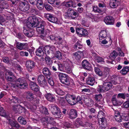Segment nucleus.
<instances>
[{
  "label": "nucleus",
  "mask_w": 129,
  "mask_h": 129,
  "mask_svg": "<svg viewBox=\"0 0 129 129\" xmlns=\"http://www.w3.org/2000/svg\"><path fill=\"white\" fill-rule=\"evenodd\" d=\"M81 65L83 68L87 71L92 70L91 65L86 59L84 60L82 62Z\"/></svg>",
  "instance_id": "6"
},
{
  "label": "nucleus",
  "mask_w": 129,
  "mask_h": 129,
  "mask_svg": "<svg viewBox=\"0 0 129 129\" xmlns=\"http://www.w3.org/2000/svg\"><path fill=\"white\" fill-rule=\"evenodd\" d=\"M66 10H67V12L65 13V16L67 17H72L73 10L71 8H66Z\"/></svg>",
  "instance_id": "31"
},
{
  "label": "nucleus",
  "mask_w": 129,
  "mask_h": 129,
  "mask_svg": "<svg viewBox=\"0 0 129 129\" xmlns=\"http://www.w3.org/2000/svg\"><path fill=\"white\" fill-rule=\"evenodd\" d=\"M64 2H63L62 3H61L60 1L58 0H56L55 3V5L57 6H58L59 5L64 6Z\"/></svg>",
  "instance_id": "56"
},
{
  "label": "nucleus",
  "mask_w": 129,
  "mask_h": 129,
  "mask_svg": "<svg viewBox=\"0 0 129 129\" xmlns=\"http://www.w3.org/2000/svg\"><path fill=\"white\" fill-rule=\"evenodd\" d=\"M17 120L22 125H25L26 122L25 119L22 116H20L18 118Z\"/></svg>",
  "instance_id": "39"
},
{
  "label": "nucleus",
  "mask_w": 129,
  "mask_h": 129,
  "mask_svg": "<svg viewBox=\"0 0 129 129\" xmlns=\"http://www.w3.org/2000/svg\"><path fill=\"white\" fill-rule=\"evenodd\" d=\"M48 38H49L51 40L55 41L56 43L59 42L60 43L62 41V38L58 36H55L54 35H50Z\"/></svg>",
  "instance_id": "18"
},
{
  "label": "nucleus",
  "mask_w": 129,
  "mask_h": 129,
  "mask_svg": "<svg viewBox=\"0 0 129 129\" xmlns=\"http://www.w3.org/2000/svg\"><path fill=\"white\" fill-rule=\"evenodd\" d=\"M117 55L118 54L116 51L114 50L110 53L109 58L112 60H113L116 58Z\"/></svg>",
  "instance_id": "38"
},
{
  "label": "nucleus",
  "mask_w": 129,
  "mask_h": 129,
  "mask_svg": "<svg viewBox=\"0 0 129 129\" xmlns=\"http://www.w3.org/2000/svg\"><path fill=\"white\" fill-rule=\"evenodd\" d=\"M44 7L48 11H50L52 9V7L48 4H45Z\"/></svg>",
  "instance_id": "55"
},
{
  "label": "nucleus",
  "mask_w": 129,
  "mask_h": 129,
  "mask_svg": "<svg viewBox=\"0 0 129 129\" xmlns=\"http://www.w3.org/2000/svg\"><path fill=\"white\" fill-rule=\"evenodd\" d=\"M105 114L102 111H99V112L98 115V117L99 119V121L100 123L101 122L102 124H104V123L105 122L106 120L105 118L104 117Z\"/></svg>",
  "instance_id": "13"
},
{
  "label": "nucleus",
  "mask_w": 129,
  "mask_h": 129,
  "mask_svg": "<svg viewBox=\"0 0 129 129\" xmlns=\"http://www.w3.org/2000/svg\"><path fill=\"white\" fill-rule=\"evenodd\" d=\"M65 6L67 7H75V4L73 3V2L72 1L68 2H65Z\"/></svg>",
  "instance_id": "45"
},
{
  "label": "nucleus",
  "mask_w": 129,
  "mask_h": 129,
  "mask_svg": "<svg viewBox=\"0 0 129 129\" xmlns=\"http://www.w3.org/2000/svg\"><path fill=\"white\" fill-rule=\"evenodd\" d=\"M31 88L33 90L35 91H39V87L37 85L36 83L34 82H31L30 84Z\"/></svg>",
  "instance_id": "21"
},
{
  "label": "nucleus",
  "mask_w": 129,
  "mask_h": 129,
  "mask_svg": "<svg viewBox=\"0 0 129 129\" xmlns=\"http://www.w3.org/2000/svg\"><path fill=\"white\" fill-rule=\"evenodd\" d=\"M55 57L57 58L58 59H61L62 58V56L60 52L59 51L56 52L55 54Z\"/></svg>",
  "instance_id": "54"
},
{
  "label": "nucleus",
  "mask_w": 129,
  "mask_h": 129,
  "mask_svg": "<svg viewBox=\"0 0 129 129\" xmlns=\"http://www.w3.org/2000/svg\"><path fill=\"white\" fill-rule=\"evenodd\" d=\"M112 103L115 106H118L117 100L115 98H113L112 99Z\"/></svg>",
  "instance_id": "60"
},
{
  "label": "nucleus",
  "mask_w": 129,
  "mask_h": 129,
  "mask_svg": "<svg viewBox=\"0 0 129 129\" xmlns=\"http://www.w3.org/2000/svg\"><path fill=\"white\" fill-rule=\"evenodd\" d=\"M104 21L107 25H113L114 22V18L110 16H107L105 17Z\"/></svg>",
  "instance_id": "9"
},
{
  "label": "nucleus",
  "mask_w": 129,
  "mask_h": 129,
  "mask_svg": "<svg viewBox=\"0 0 129 129\" xmlns=\"http://www.w3.org/2000/svg\"><path fill=\"white\" fill-rule=\"evenodd\" d=\"M115 118L116 120L118 122H120L122 121L121 116L120 115H118L117 116H115Z\"/></svg>",
  "instance_id": "57"
},
{
  "label": "nucleus",
  "mask_w": 129,
  "mask_h": 129,
  "mask_svg": "<svg viewBox=\"0 0 129 129\" xmlns=\"http://www.w3.org/2000/svg\"><path fill=\"white\" fill-rule=\"evenodd\" d=\"M77 103H78L82 104H83V100L81 97L79 96H77V98L76 99Z\"/></svg>",
  "instance_id": "50"
},
{
  "label": "nucleus",
  "mask_w": 129,
  "mask_h": 129,
  "mask_svg": "<svg viewBox=\"0 0 129 129\" xmlns=\"http://www.w3.org/2000/svg\"><path fill=\"white\" fill-rule=\"evenodd\" d=\"M95 60L98 63L104 62V59L96 54L94 55Z\"/></svg>",
  "instance_id": "28"
},
{
  "label": "nucleus",
  "mask_w": 129,
  "mask_h": 129,
  "mask_svg": "<svg viewBox=\"0 0 129 129\" xmlns=\"http://www.w3.org/2000/svg\"><path fill=\"white\" fill-rule=\"evenodd\" d=\"M72 62L69 59H66L65 61V72L69 74L72 73Z\"/></svg>",
  "instance_id": "4"
},
{
  "label": "nucleus",
  "mask_w": 129,
  "mask_h": 129,
  "mask_svg": "<svg viewBox=\"0 0 129 129\" xmlns=\"http://www.w3.org/2000/svg\"><path fill=\"white\" fill-rule=\"evenodd\" d=\"M77 115V111L75 109H73L70 111L69 117L71 119H74L76 118Z\"/></svg>",
  "instance_id": "19"
},
{
  "label": "nucleus",
  "mask_w": 129,
  "mask_h": 129,
  "mask_svg": "<svg viewBox=\"0 0 129 129\" xmlns=\"http://www.w3.org/2000/svg\"><path fill=\"white\" fill-rule=\"evenodd\" d=\"M51 108H50V110L52 113L57 117V116H58V114H59V109L58 107L55 105H51Z\"/></svg>",
  "instance_id": "8"
},
{
  "label": "nucleus",
  "mask_w": 129,
  "mask_h": 129,
  "mask_svg": "<svg viewBox=\"0 0 129 129\" xmlns=\"http://www.w3.org/2000/svg\"><path fill=\"white\" fill-rule=\"evenodd\" d=\"M56 92L58 94L62 95L64 94V92L62 89L58 87L54 89Z\"/></svg>",
  "instance_id": "43"
},
{
  "label": "nucleus",
  "mask_w": 129,
  "mask_h": 129,
  "mask_svg": "<svg viewBox=\"0 0 129 129\" xmlns=\"http://www.w3.org/2000/svg\"><path fill=\"white\" fill-rule=\"evenodd\" d=\"M65 88H66L69 89V85H70V78L67 75L65 74Z\"/></svg>",
  "instance_id": "30"
},
{
  "label": "nucleus",
  "mask_w": 129,
  "mask_h": 129,
  "mask_svg": "<svg viewBox=\"0 0 129 129\" xmlns=\"http://www.w3.org/2000/svg\"><path fill=\"white\" fill-rule=\"evenodd\" d=\"M37 7L39 10H41L44 7V4L41 0H38L36 4Z\"/></svg>",
  "instance_id": "34"
},
{
  "label": "nucleus",
  "mask_w": 129,
  "mask_h": 129,
  "mask_svg": "<svg viewBox=\"0 0 129 129\" xmlns=\"http://www.w3.org/2000/svg\"><path fill=\"white\" fill-rule=\"evenodd\" d=\"M47 58H46V63L48 65H50L52 64V60L51 59L53 58V57L51 55H48Z\"/></svg>",
  "instance_id": "36"
},
{
  "label": "nucleus",
  "mask_w": 129,
  "mask_h": 129,
  "mask_svg": "<svg viewBox=\"0 0 129 129\" xmlns=\"http://www.w3.org/2000/svg\"><path fill=\"white\" fill-rule=\"evenodd\" d=\"M121 117L122 119L125 121L129 120V115L128 113H123V115L121 116Z\"/></svg>",
  "instance_id": "47"
},
{
  "label": "nucleus",
  "mask_w": 129,
  "mask_h": 129,
  "mask_svg": "<svg viewBox=\"0 0 129 129\" xmlns=\"http://www.w3.org/2000/svg\"><path fill=\"white\" fill-rule=\"evenodd\" d=\"M76 32L77 34L86 37L88 35V33L86 30L82 28H77Z\"/></svg>",
  "instance_id": "10"
},
{
  "label": "nucleus",
  "mask_w": 129,
  "mask_h": 129,
  "mask_svg": "<svg viewBox=\"0 0 129 129\" xmlns=\"http://www.w3.org/2000/svg\"><path fill=\"white\" fill-rule=\"evenodd\" d=\"M95 82V79L93 77H89L86 79V82L88 85L93 86Z\"/></svg>",
  "instance_id": "24"
},
{
  "label": "nucleus",
  "mask_w": 129,
  "mask_h": 129,
  "mask_svg": "<svg viewBox=\"0 0 129 129\" xmlns=\"http://www.w3.org/2000/svg\"><path fill=\"white\" fill-rule=\"evenodd\" d=\"M110 71V69L108 68H106L104 69V71L105 75L106 77L108 74L109 73Z\"/></svg>",
  "instance_id": "59"
},
{
  "label": "nucleus",
  "mask_w": 129,
  "mask_h": 129,
  "mask_svg": "<svg viewBox=\"0 0 129 129\" xmlns=\"http://www.w3.org/2000/svg\"><path fill=\"white\" fill-rule=\"evenodd\" d=\"M121 0H110L109 5L111 7L114 8L116 7L120 4Z\"/></svg>",
  "instance_id": "17"
},
{
  "label": "nucleus",
  "mask_w": 129,
  "mask_h": 129,
  "mask_svg": "<svg viewBox=\"0 0 129 129\" xmlns=\"http://www.w3.org/2000/svg\"><path fill=\"white\" fill-rule=\"evenodd\" d=\"M107 36V32L106 31L104 30H102L100 32L99 35V38L100 40V42H101L100 40L102 39H104L106 38Z\"/></svg>",
  "instance_id": "23"
},
{
  "label": "nucleus",
  "mask_w": 129,
  "mask_h": 129,
  "mask_svg": "<svg viewBox=\"0 0 129 129\" xmlns=\"http://www.w3.org/2000/svg\"><path fill=\"white\" fill-rule=\"evenodd\" d=\"M93 10L95 12L101 13L102 12V10L100 9L97 6H94L93 8Z\"/></svg>",
  "instance_id": "53"
},
{
  "label": "nucleus",
  "mask_w": 129,
  "mask_h": 129,
  "mask_svg": "<svg viewBox=\"0 0 129 129\" xmlns=\"http://www.w3.org/2000/svg\"><path fill=\"white\" fill-rule=\"evenodd\" d=\"M73 58L77 60H79L82 57H83L84 56V54L82 52L77 51L73 53Z\"/></svg>",
  "instance_id": "15"
},
{
  "label": "nucleus",
  "mask_w": 129,
  "mask_h": 129,
  "mask_svg": "<svg viewBox=\"0 0 129 129\" xmlns=\"http://www.w3.org/2000/svg\"><path fill=\"white\" fill-rule=\"evenodd\" d=\"M115 78L114 76L108 77L107 80L105 81L103 85H100L98 88V91L99 92H103L109 90L112 88L114 85H116L117 82L115 81Z\"/></svg>",
  "instance_id": "2"
},
{
  "label": "nucleus",
  "mask_w": 129,
  "mask_h": 129,
  "mask_svg": "<svg viewBox=\"0 0 129 129\" xmlns=\"http://www.w3.org/2000/svg\"><path fill=\"white\" fill-rule=\"evenodd\" d=\"M39 110L42 113H44L45 114H47L48 113L47 109L43 106H41L39 107Z\"/></svg>",
  "instance_id": "40"
},
{
  "label": "nucleus",
  "mask_w": 129,
  "mask_h": 129,
  "mask_svg": "<svg viewBox=\"0 0 129 129\" xmlns=\"http://www.w3.org/2000/svg\"><path fill=\"white\" fill-rule=\"evenodd\" d=\"M83 122L82 118H79L77 119L75 122V125L76 126L80 125L82 126L83 125Z\"/></svg>",
  "instance_id": "33"
},
{
  "label": "nucleus",
  "mask_w": 129,
  "mask_h": 129,
  "mask_svg": "<svg viewBox=\"0 0 129 129\" xmlns=\"http://www.w3.org/2000/svg\"><path fill=\"white\" fill-rule=\"evenodd\" d=\"M25 44V43H22L18 42L17 43L16 47L18 49L22 50L24 48Z\"/></svg>",
  "instance_id": "42"
},
{
  "label": "nucleus",
  "mask_w": 129,
  "mask_h": 129,
  "mask_svg": "<svg viewBox=\"0 0 129 129\" xmlns=\"http://www.w3.org/2000/svg\"><path fill=\"white\" fill-rule=\"evenodd\" d=\"M55 50H46L44 49L45 53L46 56H47L48 55H53V53L55 52Z\"/></svg>",
  "instance_id": "44"
},
{
  "label": "nucleus",
  "mask_w": 129,
  "mask_h": 129,
  "mask_svg": "<svg viewBox=\"0 0 129 129\" xmlns=\"http://www.w3.org/2000/svg\"><path fill=\"white\" fill-rule=\"evenodd\" d=\"M31 12L33 15L37 14H38V11L37 10L34 9H32L31 11Z\"/></svg>",
  "instance_id": "63"
},
{
  "label": "nucleus",
  "mask_w": 129,
  "mask_h": 129,
  "mask_svg": "<svg viewBox=\"0 0 129 129\" xmlns=\"http://www.w3.org/2000/svg\"><path fill=\"white\" fill-rule=\"evenodd\" d=\"M20 6L23 9L24 11L28 10L29 8V5L27 3L25 2H21L20 3Z\"/></svg>",
  "instance_id": "27"
},
{
  "label": "nucleus",
  "mask_w": 129,
  "mask_h": 129,
  "mask_svg": "<svg viewBox=\"0 0 129 129\" xmlns=\"http://www.w3.org/2000/svg\"><path fill=\"white\" fill-rule=\"evenodd\" d=\"M48 83L51 86H53L54 85V82L52 79L50 78L48 79Z\"/></svg>",
  "instance_id": "64"
},
{
  "label": "nucleus",
  "mask_w": 129,
  "mask_h": 129,
  "mask_svg": "<svg viewBox=\"0 0 129 129\" xmlns=\"http://www.w3.org/2000/svg\"><path fill=\"white\" fill-rule=\"evenodd\" d=\"M44 49L43 48L39 47L36 51V55L39 56H43L44 54Z\"/></svg>",
  "instance_id": "25"
},
{
  "label": "nucleus",
  "mask_w": 129,
  "mask_h": 129,
  "mask_svg": "<svg viewBox=\"0 0 129 129\" xmlns=\"http://www.w3.org/2000/svg\"><path fill=\"white\" fill-rule=\"evenodd\" d=\"M37 80L39 85L41 87H44L46 84L47 82L45 77L42 75L38 76Z\"/></svg>",
  "instance_id": "5"
},
{
  "label": "nucleus",
  "mask_w": 129,
  "mask_h": 129,
  "mask_svg": "<svg viewBox=\"0 0 129 129\" xmlns=\"http://www.w3.org/2000/svg\"><path fill=\"white\" fill-rule=\"evenodd\" d=\"M6 78L8 81H12L16 78V77L13 73L9 71L7 72L6 74Z\"/></svg>",
  "instance_id": "14"
},
{
  "label": "nucleus",
  "mask_w": 129,
  "mask_h": 129,
  "mask_svg": "<svg viewBox=\"0 0 129 129\" xmlns=\"http://www.w3.org/2000/svg\"><path fill=\"white\" fill-rule=\"evenodd\" d=\"M85 105L89 107H91L93 104V101L90 98L85 99L84 100Z\"/></svg>",
  "instance_id": "22"
},
{
  "label": "nucleus",
  "mask_w": 129,
  "mask_h": 129,
  "mask_svg": "<svg viewBox=\"0 0 129 129\" xmlns=\"http://www.w3.org/2000/svg\"><path fill=\"white\" fill-rule=\"evenodd\" d=\"M117 98H121L123 99H125V96L124 94L123 93H119L117 96Z\"/></svg>",
  "instance_id": "61"
},
{
  "label": "nucleus",
  "mask_w": 129,
  "mask_h": 129,
  "mask_svg": "<svg viewBox=\"0 0 129 129\" xmlns=\"http://www.w3.org/2000/svg\"><path fill=\"white\" fill-rule=\"evenodd\" d=\"M4 111H5L3 108L0 107V115L2 116L5 117L6 118H8V116L6 115Z\"/></svg>",
  "instance_id": "46"
},
{
  "label": "nucleus",
  "mask_w": 129,
  "mask_h": 129,
  "mask_svg": "<svg viewBox=\"0 0 129 129\" xmlns=\"http://www.w3.org/2000/svg\"><path fill=\"white\" fill-rule=\"evenodd\" d=\"M44 17L49 21L53 23H56L57 21V18L50 14L45 13Z\"/></svg>",
  "instance_id": "7"
},
{
  "label": "nucleus",
  "mask_w": 129,
  "mask_h": 129,
  "mask_svg": "<svg viewBox=\"0 0 129 129\" xmlns=\"http://www.w3.org/2000/svg\"><path fill=\"white\" fill-rule=\"evenodd\" d=\"M20 55L22 56H28V53L27 52H24L23 51H21L20 52Z\"/></svg>",
  "instance_id": "58"
},
{
  "label": "nucleus",
  "mask_w": 129,
  "mask_h": 129,
  "mask_svg": "<svg viewBox=\"0 0 129 129\" xmlns=\"http://www.w3.org/2000/svg\"><path fill=\"white\" fill-rule=\"evenodd\" d=\"M39 18H38L35 16H31L28 18V21L27 23V26L28 28H31V27H37L36 30L41 31L44 30V26L47 25V23L44 21L41 20H40L39 24L40 25L37 27L38 23L39 22Z\"/></svg>",
  "instance_id": "1"
},
{
  "label": "nucleus",
  "mask_w": 129,
  "mask_h": 129,
  "mask_svg": "<svg viewBox=\"0 0 129 129\" xmlns=\"http://www.w3.org/2000/svg\"><path fill=\"white\" fill-rule=\"evenodd\" d=\"M35 65V63L32 61H27L26 62V67L27 70L29 72L32 71Z\"/></svg>",
  "instance_id": "12"
},
{
  "label": "nucleus",
  "mask_w": 129,
  "mask_h": 129,
  "mask_svg": "<svg viewBox=\"0 0 129 129\" xmlns=\"http://www.w3.org/2000/svg\"><path fill=\"white\" fill-rule=\"evenodd\" d=\"M76 99H72V100H69L67 101L68 103L71 105H74L76 104L77 102L76 101Z\"/></svg>",
  "instance_id": "52"
},
{
  "label": "nucleus",
  "mask_w": 129,
  "mask_h": 129,
  "mask_svg": "<svg viewBox=\"0 0 129 129\" xmlns=\"http://www.w3.org/2000/svg\"><path fill=\"white\" fill-rule=\"evenodd\" d=\"M28 84L24 78L18 79L16 81L14 87H17L21 89H25L27 88Z\"/></svg>",
  "instance_id": "3"
},
{
  "label": "nucleus",
  "mask_w": 129,
  "mask_h": 129,
  "mask_svg": "<svg viewBox=\"0 0 129 129\" xmlns=\"http://www.w3.org/2000/svg\"><path fill=\"white\" fill-rule=\"evenodd\" d=\"M65 99L66 101L69 100H72V99H76V97L74 95H70L69 94H67L66 95Z\"/></svg>",
  "instance_id": "48"
},
{
  "label": "nucleus",
  "mask_w": 129,
  "mask_h": 129,
  "mask_svg": "<svg viewBox=\"0 0 129 129\" xmlns=\"http://www.w3.org/2000/svg\"><path fill=\"white\" fill-rule=\"evenodd\" d=\"M26 98L27 100L35 101H36L37 102H39V100L37 99L38 98H35V95L31 92L28 91L26 92Z\"/></svg>",
  "instance_id": "11"
},
{
  "label": "nucleus",
  "mask_w": 129,
  "mask_h": 129,
  "mask_svg": "<svg viewBox=\"0 0 129 129\" xmlns=\"http://www.w3.org/2000/svg\"><path fill=\"white\" fill-rule=\"evenodd\" d=\"M129 71V67L126 66L123 67V69L120 71V73L122 75H125Z\"/></svg>",
  "instance_id": "37"
},
{
  "label": "nucleus",
  "mask_w": 129,
  "mask_h": 129,
  "mask_svg": "<svg viewBox=\"0 0 129 129\" xmlns=\"http://www.w3.org/2000/svg\"><path fill=\"white\" fill-rule=\"evenodd\" d=\"M13 99L10 100L11 102L15 103H21L22 102V100L20 99H18L16 97L13 96Z\"/></svg>",
  "instance_id": "35"
},
{
  "label": "nucleus",
  "mask_w": 129,
  "mask_h": 129,
  "mask_svg": "<svg viewBox=\"0 0 129 129\" xmlns=\"http://www.w3.org/2000/svg\"><path fill=\"white\" fill-rule=\"evenodd\" d=\"M40 30L39 31H37L39 33H40V37L44 40H45L46 39V35L47 33L45 32L44 30H43L42 31Z\"/></svg>",
  "instance_id": "41"
},
{
  "label": "nucleus",
  "mask_w": 129,
  "mask_h": 129,
  "mask_svg": "<svg viewBox=\"0 0 129 129\" xmlns=\"http://www.w3.org/2000/svg\"><path fill=\"white\" fill-rule=\"evenodd\" d=\"M45 97L49 101L52 102L55 100V99L53 95L50 93H47L45 95Z\"/></svg>",
  "instance_id": "29"
},
{
  "label": "nucleus",
  "mask_w": 129,
  "mask_h": 129,
  "mask_svg": "<svg viewBox=\"0 0 129 129\" xmlns=\"http://www.w3.org/2000/svg\"><path fill=\"white\" fill-rule=\"evenodd\" d=\"M42 120L44 122H46L48 123V125L49 124H52L54 126L56 125V123L53 120V118L51 117H49L47 118L43 117L42 118Z\"/></svg>",
  "instance_id": "16"
},
{
  "label": "nucleus",
  "mask_w": 129,
  "mask_h": 129,
  "mask_svg": "<svg viewBox=\"0 0 129 129\" xmlns=\"http://www.w3.org/2000/svg\"><path fill=\"white\" fill-rule=\"evenodd\" d=\"M94 98L96 101L99 104H101L102 102L100 101L102 98V95L101 94H96L95 95Z\"/></svg>",
  "instance_id": "32"
},
{
  "label": "nucleus",
  "mask_w": 129,
  "mask_h": 129,
  "mask_svg": "<svg viewBox=\"0 0 129 129\" xmlns=\"http://www.w3.org/2000/svg\"><path fill=\"white\" fill-rule=\"evenodd\" d=\"M82 45L80 43V42L78 41L74 45V48L77 49L78 48L79 49H81L82 48Z\"/></svg>",
  "instance_id": "51"
},
{
  "label": "nucleus",
  "mask_w": 129,
  "mask_h": 129,
  "mask_svg": "<svg viewBox=\"0 0 129 129\" xmlns=\"http://www.w3.org/2000/svg\"><path fill=\"white\" fill-rule=\"evenodd\" d=\"M57 64L58 66V70L61 71H63L64 70V65L58 62L57 63Z\"/></svg>",
  "instance_id": "49"
},
{
  "label": "nucleus",
  "mask_w": 129,
  "mask_h": 129,
  "mask_svg": "<svg viewBox=\"0 0 129 129\" xmlns=\"http://www.w3.org/2000/svg\"><path fill=\"white\" fill-rule=\"evenodd\" d=\"M43 73L44 75L47 78H48V77H50L51 74L49 69L47 68H44L43 69Z\"/></svg>",
  "instance_id": "26"
},
{
  "label": "nucleus",
  "mask_w": 129,
  "mask_h": 129,
  "mask_svg": "<svg viewBox=\"0 0 129 129\" xmlns=\"http://www.w3.org/2000/svg\"><path fill=\"white\" fill-rule=\"evenodd\" d=\"M23 32L25 35L29 37H31L34 34V31L31 30H28L26 29H24L23 30Z\"/></svg>",
  "instance_id": "20"
},
{
  "label": "nucleus",
  "mask_w": 129,
  "mask_h": 129,
  "mask_svg": "<svg viewBox=\"0 0 129 129\" xmlns=\"http://www.w3.org/2000/svg\"><path fill=\"white\" fill-rule=\"evenodd\" d=\"M100 77H106V76L104 72H102L101 71H100L99 73L97 74Z\"/></svg>",
  "instance_id": "62"
}]
</instances>
